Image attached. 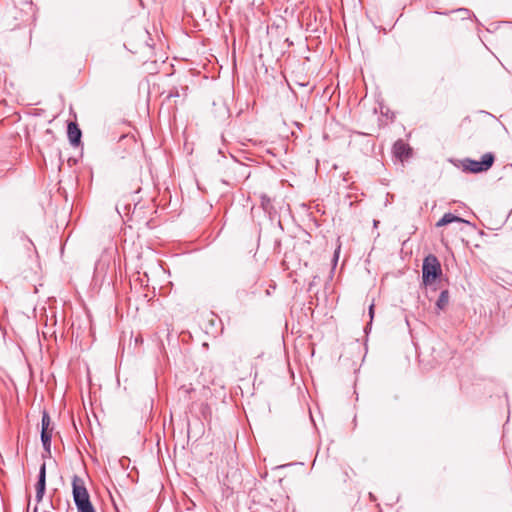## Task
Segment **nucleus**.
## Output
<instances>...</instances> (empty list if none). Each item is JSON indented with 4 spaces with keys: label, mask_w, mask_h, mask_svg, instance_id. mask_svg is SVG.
I'll return each mask as SVG.
<instances>
[{
    "label": "nucleus",
    "mask_w": 512,
    "mask_h": 512,
    "mask_svg": "<svg viewBox=\"0 0 512 512\" xmlns=\"http://www.w3.org/2000/svg\"><path fill=\"white\" fill-rule=\"evenodd\" d=\"M339 250H340V246L337 248V250L335 251V255H334V261L336 262L337 259H338V255H339Z\"/></svg>",
    "instance_id": "obj_12"
},
{
    "label": "nucleus",
    "mask_w": 512,
    "mask_h": 512,
    "mask_svg": "<svg viewBox=\"0 0 512 512\" xmlns=\"http://www.w3.org/2000/svg\"><path fill=\"white\" fill-rule=\"evenodd\" d=\"M495 157L491 152L485 153L480 161L466 158L462 161V167L464 171L471 173H481L488 171L493 163Z\"/></svg>",
    "instance_id": "obj_3"
},
{
    "label": "nucleus",
    "mask_w": 512,
    "mask_h": 512,
    "mask_svg": "<svg viewBox=\"0 0 512 512\" xmlns=\"http://www.w3.org/2000/svg\"><path fill=\"white\" fill-rule=\"evenodd\" d=\"M50 426V417L49 415L44 412L42 416V429H49Z\"/></svg>",
    "instance_id": "obj_10"
},
{
    "label": "nucleus",
    "mask_w": 512,
    "mask_h": 512,
    "mask_svg": "<svg viewBox=\"0 0 512 512\" xmlns=\"http://www.w3.org/2000/svg\"><path fill=\"white\" fill-rule=\"evenodd\" d=\"M60 250H61V252L64 251V245H61Z\"/></svg>",
    "instance_id": "obj_14"
},
{
    "label": "nucleus",
    "mask_w": 512,
    "mask_h": 512,
    "mask_svg": "<svg viewBox=\"0 0 512 512\" xmlns=\"http://www.w3.org/2000/svg\"><path fill=\"white\" fill-rule=\"evenodd\" d=\"M67 135L71 145L75 147L80 145L82 132L75 122L71 121L67 124Z\"/></svg>",
    "instance_id": "obj_4"
},
{
    "label": "nucleus",
    "mask_w": 512,
    "mask_h": 512,
    "mask_svg": "<svg viewBox=\"0 0 512 512\" xmlns=\"http://www.w3.org/2000/svg\"><path fill=\"white\" fill-rule=\"evenodd\" d=\"M369 314H370V317L371 319L373 318V314H374V305L371 304L370 307H369Z\"/></svg>",
    "instance_id": "obj_11"
},
{
    "label": "nucleus",
    "mask_w": 512,
    "mask_h": 512,
    "mask_svg": "<svg viewBox=\"0 0 512 512\" xmlns=\"http://www.w3.org/2000/svg\"><path fill=\"white\" fill-rule=\"evenodd\" d=\"M61 171V165L58 166V172L60 173Z\"/></svg>",
    "instance_id": "obj_15"
},
{
    "label": "nucleus",
    "mask_w": 512,
    "mask_h": 512,
    "mask_svg": "<svg viewBox=\"0 0 512 512\" xmlns=\"http://www.w3.org/2000/svg\"><path fill=\"white\" fill-rule=\"evenodd\" d=\"M41 441L43 443L44 449L49 453L50 445H51V430L50 429H42L41 430Z\"/></svg>",
    "instance_id": "obj_8"
},
{
    "label": "nucleus",
    "mask_w": 512,
    "mask_h": 512,
    "mask_svg": "<svg viewBox=\"0 0 512 512\" xmlns=\"http://www.w3.org/2000/svg\"><path fill=\"white\" fill-rule=\"evenodd\" d=\"M373 224H374V227H377L378 224H379V221L378 220H374Z\"/></svg>",
    "instance_id": "obj_13"
},
{
    "label": "nucleus",
    "mask_w": 512,
    "mask_h": 512,
    "mask_svg": "<svg viewBox=\"0 0 512 512\" xmlns=\"http://www.w3.org/2000/svg\"><path fill=\"white\" fill-rule=\"evenodd\" d=\"M394 153L399 158L408 157L410 153V148L403 141L399 140L394 144Z\"/></svg>",
    "instance_id": "obj_6"
},
{
    "label": "nucleus",
    "mask_w": 512,
    "mask_h": 512,
    "mask_svg": "<svg viewBox=\"0 0 512 512\" xmlns=\"http://www.w3.org/2000/svg\"><path fill=\"white\" fill-rule=\"evenodd\" d=\"M45 476H46V471H45V464H42L41 467H40V471H39V479H38V482H37V485H36V498L37 500H41L43 494H44V490H45Z\"/></svg>",
    "instance_id": "obj_5"
},
{
    "label": "nucleus",
    "mask_w": 512,
    "mask_h": 512,
    "mask_svg": "<svg viewBox=\"0 0 512 512\" xmlns=\"http://www.w3.org/2000/svg\"><path fill=\"white\" fill-rule=\"evenodd\" d=\"M453 222H465L462 218L453 215L452 213H446L442 216V218L437 222V227H442L447 224L453 223Z\"/></svg>",
    "instance_id": "obj_7"
},
{
    "label": "nucleus",
    "mask_w": 512,
    "mask_h": 512,
    "mask_svg": "<svg viewBox=\"0 0 512 512\" xmlns=\"http://www.w3.org/2000/svg\"><path fill=\"white\" fill-rule=\"evenodd\" d=\"M72 494L78 512H96L90 501L84 480L78 476L73 477Z\"/></svg>",
    "instance_id": "obj_1"
},
{
    "label": "nucleus",
    "mask_w": 512,
    "mask_h": 512,
    "mask_svg": "<svg viewBox=\"0 0 512 512\" xmlns=\"http://www.w3.org/2000/svg\"><path fill=\"white\" fill-rule=\"evenodd\" d=\"M442 274L439 260L434 255H428L423 260L422 278L425 285H430Z\"/></svg>",
    "instance_id": "obj_2"
},
{
    "label": "nucleus",
    "mask_w": 512,
    "mask_h": 512,
    "mask_svg": "<svg viewBox=\"0 0 512 512\" xmlns=\"http://www.w3.org/2000/svg\"><path fill=\"white\" fill-rule=\"evenodd\" d=\"M448 302L449 292L447 290H443L439 295L436 305L440 310H443L448 305Z\"/></svg>",
    "instance_id": "obj_9"
}]
</instances>
